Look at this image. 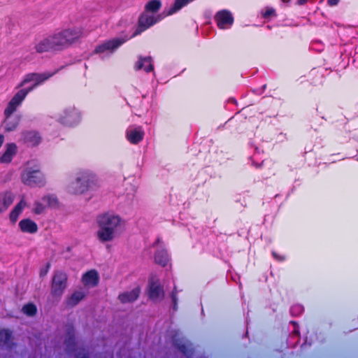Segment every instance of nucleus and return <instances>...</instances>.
Wrapping results in <instances>:
<instances>
[{
  "label": "nucleus",
  "mask_w": 358,
  "mask_h": 358,
  "mask_svg": "<svg viewBox=\"0 0 358 358\" xmlns=\"http://www.w3.org/2000/svg\"><path fill=\"white\" fill-rule=\"evenodd\" d=\"M22 311L27 315L33 316L36 313V308L33 304H27L23 306Z\"/></svg>",
  "instance_id": "nucleus-30"
},
{
  "label": "nucleus",
  "mask_w": 358,
  "mask_h": 358,
  "mask_svg": "<svg viewBox=\"0 0 358 358\" xmlns=\"http://www.w3.org/2000/svg\"><path fill=\"white\" fill-rule=\"evenodd\" d=\"M284 2H288L289 0H282Z\"/></svg>",
  "instance_id": "nucleus-38"
},
{
  "label": "nucleus",
  "mask_w": 358,
  "mask_h": 358,
  "mask_svg": "<svg viewBox=\"0 0 358 358\" xmlns=\"http://www.w3.org/2000/svg\"><path fill=\"white\" fill-rule=\"evenodd\" d=\"M141 289L139 287H136L130 292H126L120 294L118 299L123 303H131L138 298Z\"/></svg>",
  "instance_id": "nucleus-12"
},
{
  "label": "nucleus",
  "mask_w": 358,
  "mask_h": 358,
  "mask_svg": "<svg viewBox=\"0 0 358 358\" xmlns=\"http://www.w3.org/2000/svg\"><path fill=\"white\" fill-rule=\"evenodd\" d=\"M155 261L161 266H166L169 262L167 252L164 249L158 250L155 255Z\"/></svg>",
  "instance_id": "nucleus-24"
},
{
  "label": "nucleus",
  "mask_w": 358,
  "mask_h": 358,
  "mask_svg": "<svg viewBox=\"0 0 358 358\" xmlns=\"http://www.w3.org/2000/svg\"><path fill=\"white\" fill-rule=\"evenodd\" d=\"M14 195L10 192L0 193V213L6 211L13 203Z\"/></svg>",
  "instance_id": "nucleus-13"
},
{
  "label": "nucleus",
  "mask_w": 358,
  "mask_h": 358,
  "mask_svg": "<svg viewBox=\"0 0 358 358\" xmlns=\"http://www.w3.org/2000/svg\"><path fill=\"white\" fill-rule=\"evenodd\" d=\"M55 73V72H53V73L48 72V73H33L27 74L25 76V78H24V80H22V82L20 83V87H22L28 83L34 82V85L32 87H31L27 90H29V92H30L36 86L40 85L41 83H42L43 82L45 81V80H47L50 77H52Z\"/></svg>",
  "instance_id": "nucleus-6"
},
{
  "label": "nucleus",
  "mask_w": 358,
  "mask_h": 358,
  "mask_svg": "<svg viewBox=\"0 0 358 358\" xmlns=\"http://www.w3.org/2000/svg\"><path fill=\"white\" fill-rule=\"evenodd\" d=\"M161 7V2L159 0H152L149 1L146 6L145 9L150 12H157Z\"/></svg>",
  "instance_id": "nucleus-28"
},
{
  "label": "nucleus",
  "mask_w": 358,
  "mask_h": 358,
  "mask_svg": "<svg viewBox=\"0 0 358 358\" xmlns=\"http://www.w3.org/2000/svg\"><path fill=\"white\" fill-rule=\"evenodd\" d=\"M19 227L22 232L34 234L38 230L37 224L30 219H24L19 222Z\"/></svg>",
  "instance_id": "nucleus-17"
},
{
  "label": "nucleus",
  "mask_w": 358,
  "mask_h": 358,
  "mask_svg": "<svg viewBox=\"0 0 358 358\" xmlns=\"http://www.w3.org/2000/svg\"><path fill=\"white\" fill-rule=\"evenodd\" d=\"M67 275L62 271H57L52 280L50 294L57 301L59 300L67 287Z\"/></svg>",
  "instance_id": "nucleus-4"
},
{
  "label": "nucleus",
  "mask_w": 358,
  "mask_h": 358,
  "mask_svg": "<svg viewBox=\"0 0 358 358\" xmlns=\"http://www.w3.org/2000/svg\"><path fill=\"white\" fill-rule=\"evenodd\" d=\"M62 118L64 123L72 124L78 120V115L74 108H69L64 110V115Z\"/></svg>",
  "instance_id": "nucleus-22"
},
{
  "label": "nucleus",
  "mask_w": 358,
  "mask_h": 358,
  "mask_svg": "<svg viewBox=\"0 0 358 358\" xmlns=\"http://www.w3.org/2000/svg\"><path fill=\"white\" fill-rule=\"evenodd\" d=\"M44 209H45V206L43 204H41L38 202H36L35 203V206L34 208V212L36 214H41L43 212Z\"/></svg>",
  "instance_id": "nucleus-31"
},
{
  "label": "nucleus",
  "mask_w": 358,
  "mask_h": 358,
  "mask_svg": "<svg viewBox=\"0 0 358 358\" xmlns=\"http://www.w3.org/2000/svg\"><path fill=\"white\" fill-rule=\"evenodd\" d=\"M36 52L42 54L50 51H55L50 35L38 40L34 45Z\"/></svg>",
  "instance_id": "nucleus-10"
},
{
  "label": "nucleus",
  "mask_w": 358,
  "mask_h": 358,
  "mask_svg": "<svg viewBox=\"0 0 358 358\" xmlns=\"http://www.w3.org/2000/svg\"><path fill=\"white\" fill-rule=\"evenodd\" d=\"M29 92V90H25L18 91L8 103L12 104V106L16 110Z\"/></svg>",
  "instance_id": "nucleus-21"
},
{
  "label": "nucleus",
  "mask_w": 358,
  "mask_h": 358,
  "mask_svg": "<svg viewBox=\"0 0 358 358\" xmlns=\"http://www.w3.org/2000/svg\"><path fill=\"white\" fill-rule=\"evenodd\" d=\"M17 146L15 143L6 145V149L3 155L0 157L1 163H9L13 157L16 155Z\"/></svg>",
  "instance_id": "nucleus-16"
},
{
  "label": "nucleus",
  "mask_w": 358,
  "mask_h": 358,
  "mask_svg": "<svg viewBox=\"0 0 358 358\" xmlns=\"http://www.w3.org/2000/svg\"><path fill=\"white\" fill-rule=\"evenodd\" d=\"M307 0H298V4L303 5L306 3Z\"/></svg>",
  "instance_id": "nucleus-36"
},
{
  "label": "nucleus",
  "mask_w": 358,
  "mask_h": 358,
  "mask_svg": "<svg viewBox=\"0 0 358 358\" xmlns=\"http://www.w3.org/2000/svg\"><path fill=\"white\" fill-rule=\"evenodd\" d=\"M85 296V293L83 291H76L67 299L66 304L68 306L73 307L83 300Z\"/></svg>",
  "instance_id": "nucleus-20"
},
{
  "label": "nucleus",
  "mask_w": 358,
  "mask_h": 358,
  "mask_svg": "<svg viewBox=\"0 0 358 358\" xmlns=\"http://www.w3.org/2000/svg\"><path fill=\"white\" fill-rule=\"evenodd\" d=\"M123 43L124 41L120 38H113L112 40L105 41L96 47L94 49V52L98 54L104 52H113Z\"/></svg>",
  "instance_id": "nucleus-7"
},
{
  "label": "nucleus",
  "mask_w": 358,
  "mask_h": 358,
  "mask_svg": "<svg viewBox=\"0 0 358 358\" xmlns=\"http://www.w3.org/2000/svg\"><path fill=\"white\" fill-rule=\"evenodd\" d=\"M215 20L220 29H225L232 24L234 18L229 11L222 10L216 14Z\"/></svg>",
  "instance_id": "nucleus-11"
},
{
  "label": "nucleus",
  "mask_w": 358,
  "mask_h": 358,
  "mask_svg": "<svg viewBox=\"0 0 358 358\" xmlns=\"http://www.w3.org/2000/svg\"><path fill=\"white\" fill-rule=\"evenodd\" d=\"M149 296L153 300L162 299L164 297L163 287L157 282H152L150 285Z\"/></svg>",
  "instance_id": "nucleus-18"
},
{
  "label": "nucleus",
  "mask_w": 358,
  "mask_h": 358,
  "mask_svg": "<svg viewBox=\"0 0 358 358\" xmlns=\"http://www.w3.org/2000/svg\"><path fill=\"white\" fill-rule=\"evenodd\" d=\"M194 0H176L173 8L169 11V14H172L177 10H180L182 7L187 3L193 1Z\"/></svg>",
  "instance_id": "nucleus-27"
},
{
  "label": "nucleus",
  "mask_w": 358,
  "mask_h": 358,
  "mask_svg": "<svg viewBox=\"0 0 358 358\" xmlns=\"http://www.w3.org/2000/svg\"><path fill=\"white\" fill-rule=\"evenodd\" d=\"M83 35L82 30L78 28L66 29L56 31L50 35L55 51L62 50L76 41Z\"/></svg>",
  "instance_id": "nucleus-3"
},
{
  "label": "nucleus",
  "mask_w": 358,
  "mask_h": 358,
  "mask_svg": "<svg viewBox=\"0 0 358 358\" xmlns=\"http://www.w3.org/2000/svg\"><path fill=\"white\" fill-rule=\"evenodd\" d=\"M339 0H328V4L329 6H336L338 4Z\"/></svg>",
  "instance_id": "nucleus-35"
},
{
  "label": "nucleus",
  "mask_w": 358,
  "mask_h": 358,
  "mask_svg": "<svg viewBox=\"0 0 358 358\" xmlns=\"http://www.w3.org/2000/svg\"><path fill=\"white\" fill-rule=\"evenodd\" d=\"M25 206L26 203L23 200H22L15 206L10 214V219L11 222H15L17 221L20 214L22 213Z\"/></svg>",
  "instance_id": "nucleus-25"
},
{
  "label": "nucleus",
  "mask_w": 358,
  "mask_h": 358,
  "mask_svg": "<svg viewBox=\"0 0 358 358\" xmlns=\"http://www.w3.org/2000/svg\"><path fill=\"white\" fill-rule=\"evenodd\" d=\"M143 133L139 129H131L127 131V139L132 143H137L143 138Z\"/></svg>",
  "instance_id": "nucleus-23"
},
{
  "label": "nucleus",
  "mask_w": 358,
  "mask_h": 358,
  "mask_svg": "<svg viewBox=\"0 0 358 358\" xmlns=\"http://www.w3.org/2000/svg\"><path fill=\"white\" fill-rule=\"evenodd\" d=\"M22 181L30 187L43 186L45 184L43 175L38 168L26 169L22 175Z\"/></svg>",
  "instance_id": "nucleus-5"
},
{
  "label": "nucleus",
  "mask_w": 358,
  "mask_h": 358,
  "mask_svg": "<svg viewBox=\"0 0 358 358\" xmlns=\"http://www.w3.org/2000/svg\"><path fill=\"white\" fill-rule=\"evenodd\" d=\"M159 20V17L150 15L147 13L142 14L139 17L138 26L136 31L134 32V35L136 36L141 34V32L149 28L150 26L156 23Z\"/></svg>",
  "instance_id": "nucleus-8"
},
{
  "label": "nucleus",
  "mask_w": 358,
  "mask_h": 358,
  "mask_svg": "<svg viewBox=\"0 0 358 358\" xmlns=\"http://www.w3.org/2000/svg\"><path fill=\"white\" fill-rule=\"evenodd\" d=\"M16 110L12 106V104H8L6 108L4 110V115L5 116H11V115Z\"/></svg>",
  "instance_id": "nucleus-32"
},
{
  "label": "nucleus",
  "mask_w": 358,
  "mask_h": 358,
  "mask_svg": "<svg viewBox=\"0 0 358 358\" xmlns=\"http://www.w3.org/2000/svg\"><path fill=\"white\" fill-rule=\"evenodd\" d=\"M12 340L11 332L8 330L3 329L0 331V345H6L7 347L10 346Z\"/></svg>",
  "instance_id": "nucleus-26"
},
{
  "label": "nucleus",
  "mask_w": 358,
  "mask_h": 358,
  "mask_svg": "<svg viewBox=\"0 0 358 358\" xmlns=\"http://www.w3.org/2000/svg\"><path fill=\"white\" fill-rule=\"evenodd\" d=\"M78 358H87V357L85 356H83V357H78Z\"/></svg>",
  "instance_id": "nucleus-39"
},
{
  "label": "nucleus",
  "mask_w": 358,
  "mask_h": 358,
  "mask_svg": "<svg viewBox=\"0 0 358 358\" xmlns=\"http://www.w3.org/2000/svg\"><path fill=\"white\" fill-rule=\"evenodd\" d=\"M99 275L95 270H91L83 276V282L88 287H94L98 284Z\"/></svg>",
  "instance_id": "nucleus-15"
},
{
  "label": "nucleus",
  "mask_w": 358,
  "mask_h": 358,
  "mask_svg": "<svg viewBox=\"0 0 358 358\" xmlns=\"http://www.w3.org/2000/svg\"><path fill=\"white\" fill-rule=\"evenodd\" d=\"M179 348H180L182 351H183V350H184V349H185V346H184V345L179 346Z\"/></svg>",
  "instance_id": "nucleus-37"
},
{
  "label": "nucleus",
  "mask_w": 358,
  "mask_h": 358,
  "mask_svg": "<svg viewBox=\"0 0 358 358\" xmlns=\"http://www.w3.org/2000/svg\"><path fill=\"white\" fill-rule=\"evenodd\" d=\"M264 17H269L275 15V10L273 8H267L263 14Z\"/></svg>",
  "instance_id": "nucleus-33"
},
{
  "label": "nucleus",
  "mask_w": 358,
  "mask_h": 358,
  "mask_svg": "<svg viewBox=\"0 0 358 358\" xmlns=\"http://www.w3.org/2000/svg\"><path fill=\"white\" fill-rule=\"evenodd\" d=\"M97 223L99 229L96 231V236L102 243L113 241L124 226V221L121 217L112 213L100 215L97 219Z\"/></svg>",
  "instance_id": "nucleus-1"
},
{
  "label": "nucleus",
  "mask_w": 358,
  "mask_h": 358,
  "mask_svg": "<svg viewBox=\"0 0 358 358\" xmlns=\"http://www.w3.org/2000/svg\"><path fill=\"white\" fill-rule=\"evenodd\" d=\"M43 200L50 207L55 208L58 206V199L55 196H48L43 197Z\"/></svg>",
  "instance_id": "nucleus-29"
},
{
  "label": "nucleus",
  "mask_w": 358,
  "mask_h": 358,
  "mask_svg": "<svg viewBox=\"0 0 358 358\" xmlns=\"http://www.w3.org/2000/svg\"><path fill=\"white\" fill-rule=\"evenodd\" d=\"M99 186L100 181L94 173L90 171H83L76 173L73 180L68 184L66 189L71 194L81 195Z\"/></svg>",
  "instance_id": "nucleus-2"
},
{
  "label": "nucleus",
  "mask_w": 358,
  "mask_h": 358,
  "mask_svg": "<svg viewBox=\"0 0 358 358\" xmlns=\"http://www.w3.org/2000/svg\"><path fill=\"white\" fill-rule=\"evenodd\" d=\"M135 69L136 70H140L143 69L145 71L150 72L153 70V65L152 64L151 57H139V60L136 62L135 65Z\"/></svg>",
  "instance_id": "nucleus-19"
},
{
  "label": "nucleus",
  "mask_w": 358,
  "mask_h": 358,
  "mask_svg": "<svg viewBox=\"0 0 358 358\" xmlns=\"http://www.w3.org/2000/svg\"><path fill=\"white\" fill-rule=\"evenodd\" d=\"M20 141L29 146H36L41 141V137L36 131H24L21 133Z\"/></svg>",
  "instance_id": "nucleus-9"
},
{
  "label": "nucleus",
  "mask_w": 358,
  "mask_h": 358,
  "mask_svg": "<svg viewBox=\"0 0 358 358\" xmlns=\"http://www.w3.org/2000/svg\"><path fill=\"white\" fill-rule=\"evenodd\" d=\"M176 294H177L176 288H174L173 291L171 293V299H172V301L173 303L174 308H176V303H177Z\"/></svg>",
  "instance_id": "nucleus-34"
},
{
  "label": "nucleus",
  "mask_w": 358,
  "mask_h": 358,
  "mask_svg": "<svg viewBox=\"0 0 358 358\" xmlns=\"http://www.w3.org/2000/svg\"><path fill=\"white\" fill-rule=\"evenodd\" d=\"M20 122L19 116H5L3 123L5 131L10 132L16 129Z\"/></svg>",
  "instance_id": "nucleus-14"
}]
</instances>
